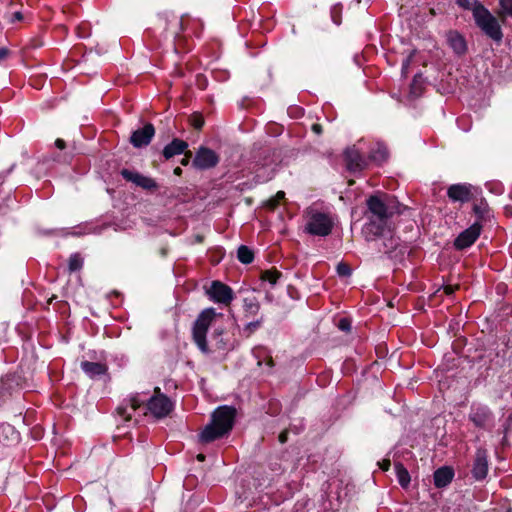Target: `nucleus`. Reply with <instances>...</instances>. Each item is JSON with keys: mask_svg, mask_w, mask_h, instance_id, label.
<instances>
[{"mask_svg": "<svg viewBox=\"0 0 512 512\" xmlns=\"http://www.w3.org/2000/svg\"><path fill=\"white\" fill-rule=\"evenodd\" d=\"M147 402V410L158 419L164 418L173 410V402L163 393L160 388L154 389V395L149 399L144 397L143 394H135L129 397L128 406L131 410L135 411L142 404Z\"/></svg>", "mask_w": 512, "mask_h": 512, "instance_id": "3", "label": "nucleus"}, {"mask_svg": "<svg viewBox=\"0 0 512 512\" xmlns=\"http://www.w3.org/2000/svg\"><path fill=\"white\" fill-rule=\"evenodd\" d=\"M216 315L214 308H207L200 313L193 326L194 342L204 353L209 352L206 334Z\"/></svg>", "mask_w": 512, "mask_h": 512, "instance_id": "6", "label": "nucleus"}, {"mask_svg": "<svg viewBox=\"0 0 512 512\" xmlns=\"http://www.w3.org/2000/svg\"><path fill=\"white\" fill-rule=\"evenodd\" d=\"M447 42L457 54H463L467 49L465 39L456 31L447 34Z\"/></svg>", "mask_w": 512, "mask_h": 512, "instance_id": "17", "label": "nucleus"}, {"mask_svg": "<svg viewBox=\"0 0 512 512\" xmlns=\"http://www.w3.org/2000/svg\"><path fill=\"white\" fill-rule=\"evenodd\" d=\"M457 4L464 9H470V8L472 9L473 8V6L471 7L469 0H457Z\"/></svg>", "mask_w": 512, "mask_h": 512, "instance_id": "38", "label": "nucleus"}, {"mask_svg": "<svg viewBox=\"0 0 512 512\" xmlns=\"http://www.w3.org/2000/svg\"><path fill=\"white\" fill-rule=\"evenodd\" d=\"M181 173H182V169H181L180 167H176V168L174 169V174H175V175H178V176H179V175H181Z\"/></svg>", "mask_w": 512, "mask_h": 512, "instance_id": "47", "label": "nucleus"}, {"mask_svg": "<svg viewBox=\"0 0 512 512\" xmlns=\"http://www.w3.org/2000/svg\"><path fill=\"white\" fill-rule=\"evenodd\" d=\"M243 306L247 317L256 315L260 310V304L255 296L245 297Z\"/></svg>", "mask_w": 512, "mask_h": 512, "instance_id": "19", "label": "nucleus"}, {"mask_svg": "<svg viewBox=\"0 0 512 512\" xmlns=\"http://www.w3.org/2000/svg\"><path fill=\"white\" fill-rule=\"evenodd\" d=\"M337 273L340 276H349L351 274V269H350V267L347 264L339 263L337 265Z\"/></svg>", "mask_w": 512, "mask_h": 512, "instance_id": "33", "label": "nucleus"}, {"mask_svg": "<svg viewBox=\"0 0 512 512\" xmlns=\"http://www.w3.org/2000/svg\"><path fill=\"white\" fill-rule=\"evenodd\" d=\"M444 292H445V294L450 295V294H452V293L454 292V287H452V286H446V287L444 288Z\"/></svg>", "mask_w": 512, "mask_h": 512, "instance_id": "44", "label": "nucleus"}, {"mask_svg": "<svg viewBox=\"0 0 512 512\" xmlns=\"http://www.w3.org/2000/svg\"><path fill=\"white\" fill-rule=\"evenodd\" d=\"M338 327L343 331H349L351 328L350 321L346 318H343L339 321Z\"/></svg>", "mask_w": 512, "mask_h": 512, "instance_id": "37", "label": "nucleus"}, {"mask_svg": "<svg viewBox=\"0 0 512 512\" xmlns=\"http://www.w3.org/2000/svg\"><path fill=\"white\" fill-rule=\"evenodd\" d=\"M154 133L155 130L153 125L147 124L143 128L133 132L131 136V143L135 147L146 146L150 143L152 137L154 136Z\"/></svg>", "mask_w": 512, "mask_h": 512, "instance_id": "12", "label": "nucleus"}, {"mask_svg": "<svg viewBox=\"0 0 512 512\" xmlns=\"http://www.w3.org/2000/svg\"><path fill=\"white\" fill-rule=\"evenodd\" d=\"M188 144L180 139H174L171 143L166 145L163 150V155L166 159H170L175 155H179L185 151Z\"/></svg>", "mask_w": 512, "mask_h": 512, "instance_id": "18", "label": "nucleus"}, {"mask_svg": "<svg viewBox=\"0 0 512 512\" xmlns=\"http://www.w3.org/2000/svg\"><path fill=\"white\" fill-rule=\"evenodd\" d=\"M286 440H287V433H286V432H282V433L279 435V441H280L281 443H284V442H286Z\"/></svg>", "mask_w": 512, "mask_h": 512, "instance_id": "45", "label": "nucleus"}, {"mask_svg": "<svg viewBox=\"0 0 512 512\" xmlns=\"http://www.w3.org/2000/svg\"><path fill=\"white\" fill-rule=\"evenodd\" d=\"M218 162L219 156L216 152L206 147L199 148L193 159V165L201 170L215 167Z\"/></svg>", "mask_w": 512, "mask_h": 512, "instance_id": "9", "label": "nucleus"}, {"mask_svg": "<svg viewBox=\"0 0 512 512\" xmlns=\"http://www.w3.org/2000/svg\"><path fill=\"white\" fill-rule=\"evenodd\" d=\"M274 176V169L271 167L268 168H260L256 171V182L258 183H264Z\"/></svg>", "mask_w": 512, "mask_h": 512, "instance_id": "22", "label": "nucleus"}, {"mask_svg": "<svg viewBox=\"0 0 512 512\" xmlns=\"http://www.w3.org/2000/svg\"><path fill=\"white\" fill-rule=\"evenodd\" d=\"M281 276V273L275 269H271V270H266L264 272H262L261 274V279L263 281H266L268 283H270L271 285H275L278 281V279L280 278Z\"/></svg>", "mask_w": 512, "mask_h": 512, "instance_id": "25", "label": "nucleus"}, {"mask_svg": "<svg viewBox=\"0 0 512 512\" xmlns=\"http://www.w3.org/2000/svg\"><path fill=\"white\" fill-rule=\"evenodd\" d=\"M2 437H5L10 442H17L19 439V434L12 426L2 425L0 427V439Z\"/></svg>", "mask_w": 512, "mask_h": 512, "instance_id": "20", "label": "nucleus"}, {"mask_svg": "<svg viewBox=\"0 0 512 512\" xmlns=\"http://www.w3.org/2000/svg\"><path fill=\"white\" fill-rule=\"evenodd\" d=\"M473 210L479 219H484L489 213L488 206L485 202L475 204Z\"/></svg>", "mask_w": 512, "mask_h": 512, "instance_id": "28", "label": "nucleus"}, {"mask_svg": "<svg viewBox=\"0 0 512 512\" xmlns=\"http://www.w3.org/2000/svg\"><path fill=\"white\" fill-rule=\"evenodd\" d=\"M188 162H189V156H188V155H185V158H183V160H182V162H181V163H182L183 165H187V164H188Z\"/></svg>", "mask_w": 512, "mask_h": 512, "instance_id": "48", "label": "nucleus"}, {"mask_svg": "<svg viewBox=\"0 0 512 512\" xmlns=\"http://www.w3.org/2000/svg\"><path fill=\"white\" fill-rule=\"evenodd\" d=\"M127 406H119L117 408V412L121 415L125 420H129L131 418V414L127 412Z\"/></svg>", "mask_w": 512, "mask_h": 512, "instance_id": "36", "label": "nucleus"}, {"mask_svg": "<svg viewBox=\"0 0 512 512\" xmlns=\"http://www.w3.org/2000/svg\"><path fill=\"white\" fill-rule=\"evenodd\" d=\"M477 189L471 184H453L447 189V196L452 202L467 203L474 197Z\"/></svg>", "mask_w": 512, "mask_h": 512, "instance_id": "7", "label": "nucleus"}, {"mask_svg": "<svg viewBox=\"0 0 512 512\" xmlns=\"http://www.w3.org/2000/svg\"><path fill=\"white\" fill-rule=\"evenodd\" d=\"M106 228H107V225H102V226L89 225L86 233L100 234Z\"/></svg>", "mask_w": 512, "mask_h": 512, "instance_id": "35", "label": "nucleus"}, {"mask_svg": "<svg viewBox=\"0 0 512 512\" xmlns=\"http://www.w3.org/2000/svg\"><path fill=\"white\" fill-rule=\"evenodd\" d=\"M387 149L385 146L381 144H377V148L375 151H372L370 154L371 160L381 163L387 158Z\"/></svg>", "mask_w": 512, "mask_h": 512, "instance_id": "24", "label": "nucleus"}, {"mask_svg": "<svg viewBox=\"0 0 512 512\" xmlns=\"http://www.w3.org/2000/svg\"><path fill=\"white\" fill-rule=\"evenodd\" d=\"M368 211L371 214L369 226L375 227V234L380 233L382 224L396 213H400L398 202L388 195L370 196L367 200Z\"/></svg>", "mask_w": 512, "mask_h": 512, "instance_id": "2", "label": "nucleus"}, {"mask_svg": "<svg viewBox=\"0 0 512 512\" xmlns=\"http://www.w3.org/2000/svg\"><path fill=\"white\" fill-rule=\"evenodd\" d=\"M347 167L350 171H360L367 166L366 160L356 148H349L345 152Z\"/></svg>", "mask_w": 512, "mask_h": 512, "instance_id": "13", "label": "nucleus"}, {"mask_svg": "<svg viewBox=\"0 0 512 512\" xmlns=\"http://www.w3.org/2000/svg\"><path fill=\"white\" fill-rule=\"evenodd\" d=\"M473 476L477 480H482L487 476L488 473V462L485 452L478 451L474 462Z\"/></svg>", "mask_w": 512, "mask_h": 512, "instance_id": "14", "label": "nucleus"}, {"mask_svg": "<svg viewBox=\"0 0 512 512\" xmlns=\"http://www.w3.org/2000/svg\"><path fill=\"white\" fill-rule=\"evenodd\" d=\"M9 55V50L6 48H0V62L5 60Z\"/></svg>", "mask_w": 512, "mask_h": 512, "instance_id": "40", "label": "nucleus"}, {"mask_svg": "<svg viewBox=\"0 0 512 512\" xmlns=\"http://www.w3.org/2000/svg\"><path fill=\"white\" fill-rule=\"evenodd\" d=\"M137 185L148 190L157 188V184L152 178L143 175L140 177Z\"/></svg>", "mask_w": 512, "mask_h": 512, "instance_id": "27", "label": "nucleus"}, {"mask_svg": "<svg viewBox=\"0 0 512 512\" xmlns=\"http://www.w3.org/2000/svg\"><path fill=\"white\" fill-rule=\"evenodd\" d=\"M398 482L402 487H407L410 483V475L404 466L400 463L395 465Z\"/></svg>", "mask_w": 512, "mask_h": 512, "instance_id": "21", "label": "nucleus"}, {"mask_svg": "<svg viewBox=\"0 0 512 512\" xmlns=\"http://www.w3.org/2000/svg\"><path fill=\"white\" fill-rule=\"evenodd\" d=\"M212 342H215L214 346L218 350H224V349L228 348V344L226 342H224V340L222 338H219L218 336H214L212 338Z\"/></svg>", "mask_w": 512, "mask_h": 512, "instance_id": "34", "label": "nucleus"}, {"mask_svg": "<svg viewBox=\"0 0 512 512\" xmlns=\"http://www.w3.org/2000/svg\"><path fill=\"white\" fill-rule=\"evenodd\" d=\"M197 459H198L199 461H204L205 456H204L203 454H198V455H197Z\"/></svg>", "mask_w": 512, "mask_h": 512, "instance_id": "49", "label": "nucleus"}, {"mask_svg": "<svg viewBox=\"0 0 512 512\" xmlns=\"http://www.w3.org/2000/svg\"><path fill=\"white\" fill-rule=\"evenodd\" d=\"M203 119L200 118V117H196L194 120H193V126L196 128V129H200L202 126H203Z\"/></svg>", "mask_w": 512, "mask_h": 512, "instance_id": "39", "label": "nucleus"}, {"mask_svg": "<svg viewBox=\"0 0 512 512\" xmlns=\"http://www.w3.org/2000/svg\"><path fill=\"white\" fill-rule=\"evenodd\" d=\"M480 233L481 225L477 221L459 234V236L455 239L454 242L455 247L457 249H465L471 246L478 239Z\"/></svg>", "mask_w": 512, "mask_h": 512, "instance_id": "10", "label": "nucleus"}, {"mask_svg": "<svg viewBox=\"0 0 512 512\" xmlns=\"http://www.w3.org/2000/svg\"><path fill=\"white\" fill-rule=\"evenodd\" d=\"M207 294L212 301L225 305L230 304L234 296L233 290L220 281H213L207 289Z\"/></svg>", "mask_w": 512, "mask_h": 512, "instance_id": "8", "label": "nucleus"}, {"mask_svg": "<svg viewBox=\"0 0 512 512\" xmlns=\"http://www.w3.org/2000/svg\"><path fill=\"white\" fill-rule=\"evenodd\" d=\"M502 11L512 17V0H500Z\"/></svg>", "mask_w": 512, "mask_h": 512, "instance_id": "32", "label": "nucleus"}, {"mask_svg": "<svg viewBox=\"0 0 512 512\" xmlns=\"http://www.w3.org/2000/svg\"><path fill=\"white\" fill-rule=\"evenodd\" d=\"M312 129L315 133L320 134L321 133V126L319 124H314L312 126Z\"/></svg>", "mask_w": 512, "mask_h": 512, "instance_id": "46", "label": "nucleus"}, {"mask_svg": "<svg viewBox=\"0 0 512 512\" xmlns=\"http://www.w3.org/2000/svg\"><path fill=\"white\" fill-rule=\"evenodd\" d=\"M55 145H56V147H57L58 149H60V150H62V149H64V148H65V142H64V140H62V139H57V140L55 141Z\"/></svg>", "mask_w": 512, "mask_h": 512, "instance_id": "42", "label": "nucleus"}, {"mask_svg": "<svg viewBox=\"0 0 512 512\" xmlns=\"http://www.w3.org/2000/svg\"><path fill=\"white\" fill-rule=\"evenodd\" d=\"M261 323L262 319L248 323L244 328V332L247 333V336H249L251 333H253L256 329H258L261 326Z\"/></svg>", "mask_w": 512, "mask_h": 512, "instance_id": "31", "label": "nucleus"}, {"mask_svg": "<svg viewBox=\"0 0 512 512\" xmlns=\"http://www.w3.org/2000/svg\"><path fill=\"white\" fill-rule=\"evenodd\" d=\"M236 410L230 406L218 407L212 414L211 422L200 434L203 443H210L230 432L234 424Z\"/></svg>", "mask_w": 512, "mask_h": 512, "instance_id": "1", "label": "nucleus"}, {"mask_svg": "<svg viewBox=\"0 0 512 512\" xmlns=\"http://www.w3.org/2000/svg\"><path fill=\"white\" fill-rule=\"evenodd\" d=\"M469 419L478 428H486L491 420V412L486 406H472Z\"/></svg>", "mask_w": 512, "mask_h": 512, "instance_id": "11", "label": "nucleus"}, {"mask_svg": "<svg viewBox=\"0 0 512 512\" xmlns=\"http://www.w3.org/2000/svg\"><path fill=\"white\" fill-rule=\"evenodd\" d=\"M121 174L126 180L131 181V182L135 183L136 185H137L138 181L140 180V177L142 176L141 174H139L137 172H133V171H130L127 169H123L121 171Z\"/></svg>", "mask_w": 512, "mask_h": 512, "instance_id": "29", "label": "nucleus"}, {"mask_svg": "<svg viewBox=\"0 0 512 512\" xmlns=\"http://www.w3.org/2000/svg\"><path fill=\"white\" fill-rule=\"evenodd\" d=\"M304 232L313 236H328L333 228L334 222L328 213L322 212L314 207L305 210Z\"/></svg>", "mask_w": 512, "mask_h": 512, "instance_id": "4", "label": "nucleus"}, {"mask_svg": "<svg viewBox=\"0 0 512 512\" xmlns=\"http://www.w3.org/2000/svg\"><path fill=\"white\" fill-rule=\"evenodd\" d=\"M83 265V260L79 254H73L69 258L68 266L70 271H77Z\"/></svg>", "mask_w": 512, "mask_h": 512, "instance_id": "26", "label": "nucleus"}, {"mask_svg": "<svg viewBox=\"0 0 512 512\" xmlns=\"http://www.w3.org/2000/svg\"><path fill=\"white\" fill-rule=\"evenodd\" d=\"M23 16L21 14V12H15L13 15H12V19L11 21L14 22V21H20L22 20Z\"/></svg>", "mask_w": 512, "mask_h": 512, "instance_id": "41", "label": "nucleus"}, {"mask_svg": "<svg viewBox=\"0 0 512 512\" xmlns=\"http://www.w3.org/2000/svg\"><path fill=\"white\" fill-rule=\"evenodd\" d=\"M81 369L87 376L94 378L96 376L105 374L107 371V366L100 362L83 361L81 362Z\"/></svg>", "mask_w": 512, "mask_h": 512, "instance_id": "16", "label": "nucleus"}, {"mask_svg": "<svg viewBox=\"0 0 512 512\" xmlns=\"http://www.w3.org/2000/svg\"><path fill=\"white\" fill-rule=\"evenodd\" d=\"M381 468L384 470V471H387L390 467V461L389 460H384L381 464H380Z\"/></svg>", "mask_w": 512, "mask_h": 512, "instance_id": "43", "label": "nucleus"}, {"mask_svg": "<svg viewBox=\"0 0 512 512\" xmlns=\"http://www.w3.org/2000/svg\"><path fill=\"white\" fill-rule=\"evenodd\" d=\"M454 472L450 467H441L434 473V484L438 488L446 487L453 479Z\"/></svg>", "mask_w": 512, "mask_h": 512, "instance_id": "15", "label": "nucleus"}, {"mask_svg": "<svg viewBox=\"0 0 512 512\" xmlns=\"http://www.w3.org/2000/svg\"><path fill=\"white\" fill-rule=\"evenodd\" d=\"M284 196H285V193L283 191H278L275 195V197L269 199L267 202H266V206L269 207L270 209H275L277 207V205L279 204V202L284 199Z\"/></svg>", "mask_w": 512, "mask_h": 512, "instance_id": "30", "label": "nucleus"}, {"mask_svg": "<svg viewBox=\"0 0 512 512\" xmlns=\"http://www.w3.org/2000/svg\"><path fill=\"white\" fill-rule=\"evenodd\" d=\"M238 259L244 264H249L253 261V252L247 246H240L238 249Z\"/></svg>", "mask_w": 512, "mask_h": 512, "instance_id": "23", "label": "nucleus"}, {"mask_svg": "<svg viewBox=\"0 0 512 512\" xmlns=\"http://www.w3.org/2000/svg\"><path fill=\"white\" fill-rule=\"evenodd\" d=\"M472 13L477 26L491 39L500 41L503 37L497 19L480 3L475 2Z\"/></svg>", "mask_w": 512, "mask_h": 512, "instance_id": "5", "label": "nucleus"}]
</instances>
